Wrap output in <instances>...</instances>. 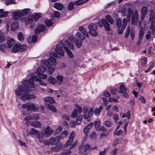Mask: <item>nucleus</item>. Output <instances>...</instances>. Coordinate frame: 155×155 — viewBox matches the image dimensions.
<instances>
[{"label":"nucleus","mask_w":155,"mask_h":155,"mask_svg":"<svg viewBox=\"0 0 155 155\" xmlns=\"http://www.w3.org/2000/svg\"><path fill=\"white\" fill-rule=\"evenodd\" d=\"M33 80L31 78L24 80L23 84L19 85L15 91V93L18 96L22 95L21 97L22 100L25 101L30 99H35L36 96L34 94H27L30 91L33 90Z\"/></svg>","instance_id":"obj_1"},{"label":"nucleus","mask_w":155,"mask_h":155,"mask_svg":"<svg viewBox=\"0 0 155 155\" xmlns=\"http://www.w3.org/2000/svg\"><path fill=\"white\" fill-rule=\"evenodd\" d=\"M64 43V44L62 45L59 44L57 45L55 49V51L59 54L63 56L64 54L63 51L62 46H63L68 54L69 57L71 58H72L74 56L73 54L70 50L73 49L74 46L73 45L71 44L67 40H65Z\"/></svg>","instance_id":"obj_2"},{"label":"nucleus","mask_w":155,"mask_h":155,"mask_svg":"<svg viewBox=\"0 0 155 155\" xmlns=\"http://www.w3.org/2000/svg\"><path fill=\"white\" fill-rule=\"evenodd\" d=\"M105 18L106 20L103 19L100 21L98 22V24L99 26L101 28L103 26L106 31H109L111 30V28H110V25L108 22L111 24H112L114 23V21L112 18L108 15L106 16Z\"/></svg>","instance_id":"obj_3"},{"label":"nucleus","mask_w":155,"mask_h":155,"mask_svg":"<svg viewBox=\"0 0 155 155\" xmlns=\"http://www.w3.org/2000/svg\"><path fill=\"white\" fill-rule=\"evenodd\" d=\"M116 24L117 28V30L119 34H121L123 32V30L125 29L127 25V20L124 18L123 20V25L122 21L119 18H116Z\"/></svg>","instance_id":"obj_4"},{"label":"nucleus","mask_w":155,"mask_h":155,"mask_svg":"<svg viewBox=\"0 0 155 155\" xmlns=\"http://www.w3.org/2000/svg\"><path fill=\"white\" fill-rule=\"evenodd\" d=\"M46 27L44 25H40L35 29L34 32L35 34L33 35L32 38V42H35L36 41L37 37L36 35H38L40 32H42L45 30Z\"/></svg>","instance_id":"obj_5"},{"label":"nucleus","mask_w":155,"mask_h":155,"mask_svg":"<svg viewBox=\"0 0 155 155\" xmlns=\"http://www.w3.org/2000/svg\"><path fill=\"white\" fill-rule=\"evenodd\" d=\"M89 29V33L93 36H96L97 33L96 31L97 29V24L91 23L88 26Z\"/></svg>","instance_id":"obj_6"},{"label":"nucleus","mask_w":155,"mask_h":155,"mask_svg":"<svg viewBox=\"0 0 155 155\" xmlns=\"http://www.w3.org/2000/svg\"><path fill=\"white\" fill-rule=\"evenodd\" d=\"M23 108L24 109L27 108V110L29 111L34 110L35 109V106L34 103H28L22 105Z\"/></svg>","instance_id":"obj_7"},{"label":"nucleus","mask_w":155,"mask_h":155,"mask_svg":"<svg viewBox=\"0 0 155 155\" xmlns=\"http://www.w3.org/2000/svg\"><path fill=\"white\" fill-rule=\"evenodd\" d=\"M145 29L143 27H141L140 29L138 34V38L137 44L138 46H139L141 42V40L142 39L143 36L144 34Z\"/></svg>","instance_id":"obj_8"},{"label":"nucleus","mask_w":155,"mask_h":155,"mask_svg":"<svg viewBox=\"0 0 155 155\" xmlns=\"http://www.w3.org/2000/svg\"><path fill=\"white\" fill-rule=\"evenodd\" d=\"M138 12L137 10L134 11V15L131 17V23L133 25H136L138 21Z\"/></svg>","instance_id":"obj_9"},{"label":"nucleus","mask_w":155,"mask_h":155,"mask_svg":"<svg viewBox=\"0 0 155 155\" xmlns=\"http://www.w3.org/2000/svg\"><path fill=\"white\" fill-rule=\"evenodd\" d=\"M32 78L33 80V85L34 88H33L34 90L35 89V87L34 86V81H38L39 82V84L42 86H45L46 85V83L42 81L41 79L38 77L35 76V75H33L30 78V79Z\"/></svg>","instance_id":"obj_10"},{"label":"nucleus","mask_w":155,"mask_h":155,"mask_svg":"<svg viewBox=\"0 0 155 155\" xmlns=\"http://www.w3.org/2000/svg\"><path fill=\"white\" fill-rule=\"evenodd\" d=\"M120 91L119 93L123 94V95L126 98L128 97V95L126 92L127 88H125L123 84H122L119 87Z\"/></svg>","instance_id":"obj_11"},{"label":"nucleus","mask_w":155,"mask_h":155,"mask_svg":"<svg viewBox=\"0 0 155 155\" xmlns=\"http://www.w3.org/2000/svg\"><path fill=\"white\" fill-rule=\"evenodd\" d=\"M13 18L14 20H17L21 17H22L21 12L19 11H17L13 12Z\"/></svg>","instance_id":"obj_12"},{"label":"nucleus","mask_w":155,"mask_h":155,"mask_svg":"<svg viewBox=\"0 0 155 155\" xmlns=\"http://www.w3.org/2000/svg\"><path fill=\"white\" fill-rule=\"evenodd\" d=\"M74 137V132L72 131L69 136L68 140L66 143V145L67 146L70 145L73 142V138Z\"/></svg>","instance_id":"obj_13"},{"label":"nucleus","mask_w":155,"mask_h":155,"mask_svg":"<svg viewBox=\"0 0 155 155\" xmlns=\"http://www.w3.org/2000/svg\"><path fill=\"white\" fill-rule=\"evenodd\" d=\"M56 139L53 137H51L49 140L45 141L44 144L47 145H54L55 143Z\"/></svg>","instance_id":"obj_14"},{"label":"nucleus","mask_w":155,"mask_h":155,"mask_svg":"<svg viewBox=\"0 0 155 155\" xmlns=\"http://www.w3.org/2000/svg\"><path fill=\"white\" fill-rule=\"evenodd\" d=\"M68 135V132L67 130H64L61 134L57 136L56 137V139H57L58 141L61 139H63L66 136Z\"/></svg>","instance_id":"obj_15"},{"label":"nucleus","mask_w":155,"mask_h":155,"mask_svg":"<svg viewBox=\"0 0 155 155\" xmlns=\"http://www.w3.org/2000/svg\"><path fill=\"white\" fill-rule=\"evenodd\" d=\"M147 11V8L146 6H143L141 10V19L143 21L144 19L145 15H146Z\"/></svg>","instance_id":"obj_16"},{"label":"nucleus","mask_w":155,"mask_h":155,"mask_svg":"<svg viewBox=\"0 0 155 155\" xmlns=\"http://www.w3.org/2000/svg\"><path fill=\"white\" fill-rule=\"evenodd\" d=\"M128 12L127 15L128 21H130V16L132 17L133 15H134V12L133 10L130 8H128Z\"/></svg>","instance_id":"obj_17"},{"label":"nucleus","mask_w":155,"mask_h":155,"mask_svg":"<svg viewBox=\"0 0 155 155\" xmlns=\"http://www.w3.org/2000/svg\"><path fill=\"white\" fill-rule=\"evenodd\" d=\"M43 135L44 134L42 132H39V131L37 134V137L39 139V141L44 143L45 141L43 139Z\"/></svg>","instance_id":"obj_18"},{"label":"nucleus","mask_w":155,"mask_h":155,"mask_svg":"<svg viewBox=\"0 0 155 155\" xmlns=\"http://www.w3.org/2000/svg\"><path fill=\"white\" fill-rule=\"evenodd\" d=\"M53 132V130L49 126H48L45 130V134L47 136L51 135L52 134Z\"/></svg>","instance_id":"obj_19"},{"label":"nucleus","mask_w":155,"mask_h":155,"mask_svg":"<svg viewBox=\"0 0 155 155\" xmlns=\"http://www.w3.org/2000/svg\"><path fill=\"white\" fill-rule=\"evenodd\" d=\"M149 21L151 22L154 23L155 21V17L154 15V12L152 10H150V14Z\"/></svg>","instance_id":"obj_20"},{"label":"nucleus","mask_w":155,"mask_h":155,"mask_svg":"<svg viewBox=\"0 0 155 155\" xmlns=\"http://www.w3.org/2000/svg\"><path fill=\"white\" fill-rule=\"evenodd\" d=\"M104 125L107 127H113V124L110 120H107L104 122Z\"/></svg>","instance_id":"obj_21"},{"label":"nucleus","mask_w":155,"mask_h":155,"mask_svg":"<svg viewBox=\"0 0 155 155\" xmlns=\"http://www.w3.org/2000/svg\"><path fill=\"white\" fill-rule=\"evenodd\" d=\"M18 23L16 21H15L11 26V28L12 31H15L18 27Z\"/></svg>","instance_id":"obj_22"},{"label":"nucleus","mask_w":155,"mask_h":155,"mask_svg":"<svg viewBox=\"0 0 155 155\" xmlns=\"http://www.w3.org/2000/svg\"><path fill=\"white\" fill-rule=\"evenodd\" d=\"M79 30L81 32V33L83 34L88 37V35L87 31L86 29L84 28L83 27H80L79 28Z\"/></svg>","instance_id":"obj_23"},{"label":"nucleus","mask_w":155,"mask_h":155,"mask_svg":"<svg viewBox=\"0 0 155 155\" xmlns=\"http://www.w3.org/2000/svg\"><path fill=\"white\" fill-rule=\"evenodd\" d=\"M54 7L58 10H61L63 8V5L58 3H55L54 4Z\"/></svg>","instance_id":"obj_24"},{"label":"nucleus","mask_w":155,"mask_h":155,"mask_svg":"<svg viewBox=\"0 0 155 155\" xmlns=\"http://www.w3.org/2000/svg\"><path fill=\"white\" fill-rule=\"evenodd\" d=\"M84 114V119L88 122L90 121L91 120L90 118L91 116L90 115V114L88 112H85Z\"/></svg>","instance_id":"obj_25"},{"label":"nucleus","mask_w":155,"mask_h":155,"mask_svg":"<svg viewBox=\"0 0 155 155\" xmlns=\"http://www.w3.org/2000/svg\"><path fill=\"white\" fill-rule=\"evenodd\" d=\"M84 151L85 152H86L87 150H89L91 149H96L97 148V147L95 146L94 147L91 148L90 147V146L89 145H88V144H86L84 146Z\"/></svg>","instance_id":"obj_26"},{"label":"nucleus","mask_w":155,"mask_h":155,"mask_svg":"<svg viewBox=\"0 0 155 155\" xmlns=\"http://www.w3.org/2000/svg\"><path fill=\"white\" fill-rule=\"evenodd\" d=\"M44 100L46 102H48L51 104H53L54 103V100L52 97H45Z\"/></svg>","instance_id":"obj_27"},{"label":"nucleus","mask_w":155,"mask_h":155,"mask_svg":"<svg viewBox=\"0 0 155 155\" xmlns=\"http://www.w3.org/2000/svg\"><path fill=\"white\" fill-rule=\"evenodd\" d=\"M93 125L92 123H91L89 124L86 126L83 130V132L84 133H87L89 130L91 128Z\"/></svg>","instance_id":"obj_28"},{"label":"nucleus","mask_w":155,"mask_h":155,"mask_svg":"<svg viewBox=\"0 0 155 155\" xmlns=\"http://www.w3.org/2000/svg\"><path fill=\"white\" fill-rule=\"evenodd\" d=\"M30 11V9L29 8H25L23 9L21 12L22 14V16H24L28 15Z\"/></svg>","instance_id":"obj_29"},{"label":"nucleus","mask_w":155,"mask_h":155,"mask_svg":"<svg viewBox=\"0 0 155 155\" xmlns=\"http://www.w3.org/2000/svg\"><path fill=\"white\" fill-rule=\"evenodd\" d=\"M15 42V40L13 39L9 40L7 42L8 47V48H11L14 44Z\"/></svg>","instance_id":"obj_30"},{"label":"nucleus","mask_w":155,"mask_h":155,"mask_svg":"<svg viewBox=\"0 0 155 155\" xmlns=\"http://www.w3.org/2000/svg\"><path fill=\"white\" fill-rule=\"evenodd\" d=\"M18 44L14 45L12 48V51L14 53H16L18 51H19Z\"/></svg>","instance_id":"obj_31"},{"label":"nucleus","mask_w":155,"mask_h":155,"mask_svg":"<svg viewBox=\"0 0 155 155\" xmlns=\"http://www.w3.org/2000/svg\"><path fill=\"white\" fill-rule=\"evenodd\" d=\"M76 35L78 38L81 40H84L85 38V35L78 32H77L76 33Z\"/></svg>","instance_id":"obj_32"},{"label":"nucleus","mask_w":155,"mask_h":155,"mask_svg":"<svg viewBox=\"0 0 155 155\" xmlns=\"http://www.w3.org/2000/svg\"><path fill=\"white\" fill-rule=\"evenodd\" d=\"M31 125L35 127H41V124L40 122L35 121L31 123Z\"/></svg>","instance_id":"obj_33"},{"label":"nucleus","mask_w":155,"mask_h":155,"mask_svg":"<svg viewBox=\"0 0 155 155\" xmlns=\"http://www.w3.org/2000/svg\"><path fill=\"white\" fill-rule=\"evenodd\" d=\"M33 17V19L36 21L41 17V14L40 13H35L34 14Z\"/></svg>","instance_id":"obj_34"},{"label":"nucleus","mask_w":155,"mask_h":155,"mask_svg":"<svg viewBox=\"0 0 155 155\" xmlns=\"http://www.w3.org/2000/svg\"><path fill=\"white\" fill-rule=\"evenodd\" d=\"M71 152L68 149H65L63 150L60 155H69L71 154Z\"/></svg>","instance_id":"obj_35"},{"label":"nucleus","mask_w":155,"mask_h":155,"mask_svg":"<svg viewBox=\"0 0 155 155\" xmlns=\"http://www.w3.org/2000/svg\"><path fill=\"white\" fill-rule=\"evenodd\" d=\"M48 80L50 83L53 84H55L57 81L56 80L52 78V77H48Z\"/></svg>","instance_id":"obj_36"},{"label":"nucleus","mask_w":155,"mask_h":155,"mask_svg":"<svg viewBox=\"0 0 155 155\" xmlns=\"http://www.w3.org/2000/svg\"><path fill=\"white\" fill-rule=\"evenodd\" d=\"M102 109V107L101 106H99V108H97L94 111V113L97 116H98L100 113V112Z\"/></svg>","instance_id":"obj_37"},{"label":"nucleus","mask_w":155,"mask_h":155,"mask_svg":"<svg viewBox=\"0 0 155 155\" xmlns=\"http://www.w3.org/2000/svg\"><path fill=\"white\" fill-rule=\"evenodd\" d=\"M17 38L19 41H23L24 37L21 32H19L17 35Z\"/></svg>","instance_id":"obj_38"},{"label":"nucleus","mask_w":155,"mask_h":155,"mask_svg":"<svg viewBox=\"0 0 155 155\" xmlns=\"http://www.w3.org/2000/svg\"><path fill=\"white\" fill-rule=\"evenodd\" d=\"M147 61V58L146 57H144L142 58L141 61V66L144 67L145 66L146 64Z\"/></svg>","instance_id":"obj_39"},{"label":"nucleus","mask_w":155,"mask_h":155,"mask_svg":"<svg viewBox=\"0 0 155 155\" xmlns=\"http://www.w3.org/2000/svg\"><path fill=\"white\" fill-rule=\"evenodd\" d=\"M48 108L51 111L54 112H56L57 111V110L55 107L53 106L50 104H48L47 106Z\"/></svg>","instance_id":"obj_40"},{"label":"nucleus","mask_w":155,"mask_h":155,"mask_svg":"<svg viewBox=\"0 0 155 155\" xmlns=\"http://www.w3.org/2000/svg\"><path fill=\"white\" fill-rule=\"evenodd\" d=\"M36 74L38 75L39 77L43 79H46L47 78V76L45 74L40 73L39 72L37 71L36 72Z\"/></svg>","instance_id":"obj_41"},{"label":"nucleus","mask_w":155,"mask_h":155,"mask_svg":"<svg viewBox=\"0 0 155 155\" xmlns=\"http://www.w3.org/2000/svg\"><path fill=\"white\" fill-rule=\"evenodd\" d=\"M45 23L47 26H51L53 24L52 21L51 20L48 19L45 20Z\"/></svg>","instance_id":"obj_42"},{"label":"nucleus","mask_w":155,"mask_h":155,"mask_svg":"<svg viewBox=\"0 0 155 155\" xmlns=\"http://www.w3.org/2000/svg\"><path fill=\"white\" fill-rule=\"evenodd\" d=\"M18 45L20 51H24L26 48V47L25 45H21L18 44Z\"/></svg>","instance_id":"obj_43"},{"label":"nucleus","mask_w":155,"mask_h":155,"mask_svg":"<svg viewBox=\"0 0 155 155\" xmlns=\"http://www.w3.org/2000/svg\"><path fill=\"white\" fill-rule=\"evenodd\" d=\"M130 31L131 30L130 27L127 26V28L126 31L125 33V35L124 36L125 38H127L128 37L130 34Z\"/></svg>","instance_id":"obj_44"},{"label":"nucleus","mask_w":155,"mask_h":155,"mask_svg":"<svg viewBox=\"0 0 155 155\" xmlns=\"http://www.w3.org/2000/svg\"><path fill=\"white\" fill-rule=\"evenodd\" d=\"M120 12L121 13L122 16H124L126 15L127 13V9L125 8H123L120 11Z\"/></svg>","instance_id":"obj_45"},{"label":"nucleus","mask_w":155,"mask_h":155,"mask_svg":"<svg viewBox=\"0 0 155 155\" xmlns=\"http://www.w3.org/2000/svg\"><path fill=\"white\" fill-rule=\"evenodd\" d=\"M38 131L36 130L33 128H32L30 131L29 132V134L31 135L37 134Z\"/></svg>","instance_id":"obj_46"},{"label":"nucleus","mask_w":155,"mask_h":155,"mask_svg":"<svg viewBox=\"0 0 155 155\" xmlns=\"http://www.w3.org/2000/svg\"><path fill=\"white\" fill-rule=\"evenodd\" d=\"M5 40L4 35L3 33L0 32V43L4 42Z\"/></svg>","instance_id":"obj_47"},{"label":"nucleus","mask_w":155,"mask_h":155,"mask_svg":"<svg viewBox=\"0 0 155 155\" xmlns=\"http://www.w3.org/2000/svg\"><path fill=\"white\" fill-rule=\"evenodd\" d=\"M75 42L76 45L78 48H80L81 47V41L78 40L77 38H76Z\"/></svg>","instance_id":"obj_48"},{"label":"nucleus","mask_w":155,"mask_h":155,"mask_svg":"<svg viewBox=\"0 0 155 155\" xmlns=\"http://www.w3.org/2000/svg\"><path fill=\"white\" fill-rule=\"evenodd\" d=\"M101 121L100 120H97L94 122V126L96 128L101 126Z\"/></svg>","instance_id":"obj_49"},{"label":"nucleus","mask_w":155,"mask_h":155,"mask_svg":"<svg viewBox=\"0 0 155 155\" xmlns=\"http://www.w3.org/2000/svg\"><path fill=\"white\" fill-rule=\"evenodd\" d=\"M130 35L132 40H133L135 35V32L134 30L133 29H131L130 31Z\"/></svg>","instance_id":"obj_50"},{"label":"nucleus","mask_w":155,"mask_h":155,"mask_svg":"<svg viewBox=\"0 0 155 155\" xmlns=\"http://www.w3.org/2000/svg\"><path fill=\"white\" fill-rule=\"evenodd\" d=\"M74 4L72 2H71L69 3L68 6V10H72L74 8Z\"/></svg>","instance_id":"obj_51"},{"label":"nucleus","mask_w":155,"mask_h":155,"mask_svg":"<svg viewBox=\"0 0 155 155\" xmlns=\"http://www.w3.org/2000/svg\"><path fill=\"white\" fill-rule=\"evenodd\" d=\"M15 4V2L13 0H8L5 2V4L6 5Z\"/></svg>","instance_id":"obj_52"},{"label":"nucleus","mask_w":155,"mask_h":155,"mask_svg":"<svg viewBox=\"0 0 155 155\" xmlns=\"http://www.w3.org/2000/svg\"><path fill=\"white\" fill-rule=\"evenodd\" d=\"M78 111L77 110L74 109L73 111L72 112L71 116L72 118H74L77 117Z\"/></svg>","instance_id":"obj_53"},{"label":"nucleus","mask_w":155,"mask_h":155,"mask_svg":"<svg viewBox=\"0 0 155 155\" xmlns=\"http://www.w3.org/2000/svg\"><path fill=\"white\" fill-rule=\"evenodd\" d=\"M47 67L49 68V70L48 71V73L50 74H51L53 73V72L54 71L55 68H52L51 69H50V65H49L48 66V65H47Z\"/></svg>","instance_id":"obj_54"},{"label":"nucleus","mask_w":155,"mask_h":155,"mask_svg":"<svg viewBox=\"0 0 155 155\" xmlns=\"http://www.w3.org/2000/svg\"><path fill=\"white\" fill-rule=\"evenodd\" d=\"M53 15L55 18H58L60 16V12L58 11H55L54 12Z\"/></svg>","instance_id":"obj_55"},{"label":"nucleus","mask_w":155,"mask_h":155,"mask_svg":"<svg viewBox=\"0 0 155 155\" xmlns=\"http://www.w3.org/2000/svg\"><path fill=\"white\" fill-rule=\"evenodd\" d=\"M1 13H2V14H0V18H3L7 16V15L8 12H5L4 11Z\"/></svg>","instance_id":"obj_56"},{"label":"nucleus","mask_w":155,"mask_h":155,"mask_svg":"<svg viewBox=\"0 0 155 155\" xmlns=\"http://www.w3.org/2000/svg\"><path fill=\"white\" fill-rule=\"evenodd\" d=\"M118 91V90L117 89L112 88L110 90V92L112 94L115 95L116 94V92Z\"/></svg>","instance_id":"obj_57"},{"label":"nucleus","mask_w":155,"mask_h":155,"mask_svg":"<svg viewBox=\"0 0 155 155\" xmlns=\"http://www.w3.org/2000/svg\"><path fill=\"white\" fill-rule=\"evenodd\" d=\"M109 101L110 102H118L119 101H118L117 98H113L110 97L109 98Z\"/></svg>","instance_id":"obj_58"},{"label":"nucleus","mask_w":155,"mask_h":155,"mask_svg":"<svg viewBox=\"0 0 155 155\" xmlns=\"http://www.w3.org/2000/svg\"><path fill=\"white\" fill-rule=\"evenodd\" d=\"M56 61V59L52 57H50L48 59V61L52 63H55Z\"/></svg>","instance_id":"obj_59"},{"label":"nucleus","mask_w":155,"mask_h":155,"mask_svg":"<svg viewBox=\"0 0 155 155\" xmlns=\"http://www.w3.org/2000/svg\"><path fill=\"white\" fill-rule=\"evenodd\" d=\"M83 3L82 0H78L74 2V4L77 5H80Z\"/></svg>","instance_id":"obj_60"},{"label":"nucleus","mask_w":155,"mask_h":155,"mask_svg":"<svg viewBox=\"0 0 155 155\" xmlns=\"http://www.w3.org/2000/svg\"><path fill=\"white\" fill-rule=\"evenodd\" d=\"M46 70V67L44 66H42L40 68V71L41 72H44Z\"/></svg>","instance_id":"obj_61"},{"label":"nucleus","mask_w":155,"mask_h":155,"mask_svg":"<svg viewBox=\"0 0 155 155\" xmlns=\"http://www.w3.org/2000/svg\"><path fill=\"white\" fill-rule=\"evenodd\" d=\"M104 95L106 97H110V93L107 91L104 92Z\"/></svg>","instance_id":"obj_62"},{"label":"nucleus","mask_w":155,"mask_h":155,"mask_svg":"<svg viewBox=\"0 0 155 155\" xmlns=\"http://www.w3.org/2000/svg\"><path fill=\"white\" fill-rule=\"evenodd\" d=\"M5 48V44H2L0 45V50L2 51H3Z\"/></svg>","instance_id":"obj_63"},{"label":"nucleus","mask_w":155,"mask_h":155,"mask_svg":"<svg viewBox=\"0 0 155 155\" xmlns=\"http://www.w3.org/2000/svg\"><path fill=\"white\" fill-rule=\"evenodd\" d=\"M18 142L19 143L20 145L21 146H25L26 144L24 142H22L21 140H19L18 141Z\"/></svg>","instance_id":"obj_64"}]
</instances>
